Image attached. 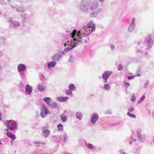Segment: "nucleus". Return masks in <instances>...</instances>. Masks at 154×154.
<instances>
[{
    "instance_id": "f257e3e1",
    "label": "nucleus",
    "mask_w": 154,
    "mask_h": 154,
    "mask_svg": "<svg viewBox=\"0 0 154 154\" xmlns=\"http://www.w3.org/2000/svg\"><path fill=\"white\" fill-rule=\"evenodd\" d=\"M89 34H87V32H83L80 30L77 32L75 29L71 33L70 37L72 38L71 40L76 46L81 44L87 43L88 39L87 35Z\"/></svg>"
},
{
    "instance_id": "f03ea898",
    "label": "nucleus",
    "mask_w": 154,
    "mask_h": 154,
    "mask_svg": "<svg viewBox=\"0 0 154 154\" xmlns=\"http://www.w3.org/2000/svg\"><path fill=\"white\" fill-rule=\"evenodd\" d=\"M96 29L95 26L94 24L92 21H90L86 25L82 28V30L84 32H87V34H90L94 31Z\"/></svg>"
},
{
    "instance_id": "7ed1b4c3",
    "label": "nucleus",
    "mask_w": 154,
    "mask_h": 154,
    "mask_svg": "<svg viewBox=\"0 0 154 154\" xmlns=\"http://www.w3.org/2000/svg\"><path fill=\"white\" fill-rule=\"evenodd\" d=\"M91 2V0H83L80 6V10L84 12H88Z\"/></svg>"
},
{
    "instance_id": "20e7f679",
    "label": "nucleus",
    "mask_w": 154,
    "mask_h": 154,
    "mask_svg": "<svg viewBox=\"0 0 154 154\" xmlns=\"http://www.w3.org/2000/svg\"><path fill=\"white\" fill-rule=\"evenodd\" d=\"M5 125L7 127L11 130H14L16 129L17 125L14 121H7L5 122Z\"/></svg>"
},
{
    "instance_id": "39448f33",
    "label": "nucleus",
    "mask_w": 154,
    "mask_h": 154,
    "mask_svg": "<svg viewBox=\"0 0 154 154\" xmlns=\"http://www.w3.org/2000/svg\"><path fill=\"white\" fill-rule=\"evenodd\" d=\"M41 112L40 113V116L42 118H45L46 117L47 115L51 113L47 108L45 104H43L41 108Z\"/></svg>"
},
{
    "instance_id": "423d86ee",
    "label": "nucleus",
    "mask_w": 154,
    "mask_h": 154,
    "mask_svg": "<svg viewBox=\"0 0 154 154\" xmlns=\"http://www.w3.org/2000/svg\"><path fill=\"white\" fill-rule=\"evenodd\" d=\"M70 46L71 47V48L66 47L64 49V51L61 52L63 54H65L69 51H70L71 50L73 49L74 47H76L74 43L72 40L70 42Z\"/></svg>"
},
{
    "instance_id": "0eeeda50",
    "label": "nucleus",
    "mask_w": 154,
    "mask_h": 154,
    "mask_svg": "<svg viewBox=\"0 0 154 154\" xmlns=\"http://www.w3.org/2000/svg\"><path fill=\"white\" fill-rule=\"evenodd\" d=\"M112 73V72L111 71H106L104 72L102 75V77L104 80L105 83L107 82V79L109 76Z\"/></svg>"
},
{
    "instance_id": "6e6552de",
    "label": "nucleus",
    "mask_w": 154,
    "mask_h": 154,
    "mask_svg": "<svg viewBox=\"0 0 154 154\" xmlns=\"http://www.w3.org/2000/svg\"><path fill=\"white\" fill-rule=\"evenodd\" d=\"M8 23L13 28H17L20 26V23L16 21H12L10 20L8 21Z\"/></svg>"
},
{
    "instance_id": "1a4fd4ad",
    "label": "nucleus",
    "mask_w": 154,
    "mask_h": 154,
    "mask_svg": "<svg viewBox=\"0 0 154 154\" xmlns=\"http://www.w3.org/2000/svg\"><path fill=\"white\" fill-rule=\"evenodd\" d=\"M136 19L135 17H133L131 24H130L128 29L129 32H132L134 29L135 26Z\"/></svg>"
},
{
    "instance_id": "9d476101",
    "label": "nucleus",
    "mask_w": 154,
    "mask_h": 154,
    "mask_svg": "<svg viewBox=\"0 0 154 154\" xmlns=\"http://www.w3.org/2000/svg\"><path fill=\"white\" fill-rule=\"evenodd\" d=\"M63 55L62 53H57L52 56V59L55 61H58L63 56Z\"/></svg>"
},
{
    "instance_id": "9b49d317",
    "label": "nucleus",
    "mask_w": 154,
    "mask_h": 154,
    "mask_svg": "<svg viewBox=\"0 0 154 154\" xmlns=\"http://www.w3.org/2000/svg\"><path fill=\"white\" fill-rule=\"evenodd\" d=\"M26 69V66L23 64H19L17 66V69L19 72L25 71Z\"/></svg>"
},
{
    "instance_id": "f8f14e48",
    "label": "nucleus",
    "mask_w": 154,
    "mask_h": 154,
    "mask_svg": "<svg viewBox=\"0 0 154 154\" xmlns=\"http://www.w3.org/2000/svg\"><path fill=\"white\" fill-rule=\"evenodd\" d=\"M99 116L97 114L94 113L92 116L91 119V122L94 124H95L99 119Z\"/></svg>"
},
{
    "instance_id": "ddd939ff",
    "label": "nucleus",
    "mask_w": 154,
    "mask_h": 154,
    "mask_svg": "<svg viewBox=\"0 0 154 154\" xmlns=\"http://www.w3.org/2000/svg\"><path fill=\"white\" fill-rule=\"evenodd\" d=\"M98 6V4L97 2L95 0L92 2L90 6V9L91 11H93L97 8Z\"/></svg>"
},
{
    "instance_id": "4468645a",
    "label": "nucleus",
    "mask_w": 154,
    "mask_h": 154,
    "mask_svg": "<svg viewBox=\"0 0 154 154\" xmlns=\"http://www.w3.org/2000/svg\"><path fill=\"white\" fill-rule=\"evenodd\" d=\"M26 93L28 95H30L32 91V87L29 84L27 85L26 86Z\"/></svg>"
},
{
    "instance_id": "2eb2a0df",
    "label": "nucleus",
    "mask_w": 154,
    "mask_h": 154,
    "mask_svg": "<svg viewBox=\"0 0 154 154\" xmlns=\"http://www.w3.org/2000/svg\"><path fill=\"white\" fill-rule=\"evenodd\" d=\"M16 10L18 12L23 13L25 11V8L23 6H16Z\"/></svg>"
},
{
    "instance_id": "dca6fc26",
    "label": "nucleus",
    "mask_w": 154,
    "mask_h": 154,
    "mask_svg": "<svg viewBox=\"0 0 154 154\" xmlns=\"http://www.w3.org/2000/svg\"><path fill=\"white\" fill-rule=\"evenodd\" d=\"M142 129L141 128H140L138 129L137 131V137L139 140L140 141H142L143 137L141 135V133L142 132Z\"/></svg>"
},
{
    "instance_id": "f3484780",
    "label": "nucleus",
    "mask_w": 154,
    "mask_h": 154,
    "mask_svg": "<svg viewBox=\"0 0 154 154\" xmlns=\"http://www.w3.org/2000/svg\"><path fill=\"white\" fill-rule=\"evenodd\" d=\"M99 10H97L96 11L91 12L90 14V16L91 18H96L99 14Z\"/></svg>"
},
{
    "instance_id": "a211bd4d",
    "label": "nucleus",
    "mask_w": 154,
    "mask_h": 154,
    "mask_svg": "<svg viewBox=\"0 0 154 154\" xmlns=\"http://www.w3.org/2000/svg\"><path fill=\"white\" fill-rule=\"evenodd\" d=\"M56 64L55 61H51L48 64L47 67L49 69H51V68L54 67Z\"/></svg>"
},
{
    "instance_id": "6ab92c4d",
    "label": "nucleus",
    "mask_w": 154,
    "mask_h": 154,
    "mask_svg": "<svg viewBox=\"0 0 154 154\" xmlns=\"http://www.w3.org/2000/svg\"><path fill=\"white\" fill-rule=\"evenodd\" d=\"M50 133V131L45 129L43 131L42 134L43 136L45 138H46L49 135Z\"/></svg>"
},
{
    "instance_id": "aec40b11",
    "label": "nucleus",
    "mask_w": 154,
    "mask_h": 154,
    "mask_svg": "<svg viewBox=\"0 0 154 154\" xmlns=\"http://www.w3.org/2000/svg\"><path fill=\"white\" fill-rule=\"evenodd\" d=\"M38 88L39 90L41 92L44 91L46 88L45 86L42 84H39L38 85Z\"/></svg>"
},
{
    "instance_id": "412c9836",
    "label": "nucleus",
    "mask_w": 154,
    "mask_h": 154,
    "mask_svg": "<svg viewBox=\"0 0 154 154\" xmlns=\"http://www.w3.org/2000/svg\"><path fill=\"white\" fill-rule=\"evenodd\" d=\"M67 97H60L57 98V100L60 102H63L67 100L68 99Z\"/></svg>"
},
{
    "instance_id": "4be33fe9",
    "label": "nucleus",
    "mask_w": 154,
    "mask_h": 154,
    "mask_svg": "<svg viewBox=\"0 0 154 154\" xmlns=\"http://www.w3.org/2000/svg\"><path fill=\"white\" fill-rule=\"evenodd\" d=\"M43 100L45 101L46 103L49 105L51 102L52 100L51 98L49 97H46L43 98Z\"/></svg>"
},
{
    "instance_id": "5701e85b",
    "label": "nucleus",
    "mask_w": 154,
    "mask_h": 154,
    "mask_svg": "<svg viewBox=\"0 0 154 154\" xmlns=\"http://www.w3.org/2000/svg\"><path fill=\"white\" fill-rule=\"evenodd\" d=\"M152 39V36L151 35H149L146 37L145 42L146 43H148L151 41Z\"/></svg>"
},
{
    "instance_id": "b1692460",
    "label": "nucleus",
    "mask_w": 154,
    "mask_h": 154,
    "mask_svg": "<svg viewBox=\"0 0 154 154\" xmlns=\"http://www.w3.org/2000/svg\"><path fill=\"white\" fill-rule=\"evenodd\" d=\"M7 135L8 137L11 138L12 140H14L15 138V135L11 132H7Z\"/></svg>"
},
{
    "instance_id": "393cba45",
    "label": "nucleus",
    "mask_w": 154,
    "mask_h": 154,
    "mask_svg": "<svg viewBox=\"0 0 154 154\" xmlns=\"http://www.w3.org/2000/svg\"><path fill=\"white\" fill-rule=\"evenodd\" d=\"M76 118L78 119L81 120L82 119L83 115L82 113L81 112H77L76 113Z\"/></svg>"
},
{
    "instance_id": "a878e982",
    "label": "nucleus",
    "mask_w": 154,
    "mask_h": 154,
    "mask_svg": "<svg viewBox=\"0 0 154 154\" xmlns=\"http://www.w3.org/2000/svg\"><path fill=\"white\" fill-rule=\"evenodd\" d=\"M63 141L64 143H66L68 140V136L66 132H65L63 135Z\"/></svg>"
},
{
    "instance_id": "bb28decb",
    "label": "nucleus",
    "mask_w": 154,
    "mask_h": 154,
    "mask_svg": "<svg viewBox=\"0 0 154 154\" xmlns=\"http://www.w3.org/2000/svg\"><path fill=\"white\" fill-rule=\"evenodd\" d=\"M49 106L53 108H57V104L56 102L52 101Z\"/></svg>"
},
{
    "instance_id": "cd10ccee",
    "label": "nucleus",
    "mask_w": 154,
    "mask_h": 154,
    "mask_svg": "<svg viewBox=\"0 0 154 154\" xmlns=\"http://www.w3.org/2000/svg\"><path fill=\"white\" fill-rule=\"evenodd\" d=\"M85 145L87 146V147L89 149H93L94 148L93 145L91 143L86 142L85 143Z\"/></svg>"
},
{
    "instance_id": "c85d7f7f",
    "label": "nucleus",
    "mask_w": 154,
    "mask_h": 154,
    "mask_svg": "<svg viewBox=\"0 0 154 154\" xmlns=\"http://www.w3.org/2000/svg\"><path fill=\"white\" fill-rule=\"evenodd\" d=\"M60 116L63 122H66L67 119L66 116L64 115H61Z\"/></svg>"
},
{
    "instance_id": "c756f323",
    "label": "nucleus",
    "mask_w": 154,
    "mask_h": 154,
    "mask_svg": "<svg viewBox=\"0 0 154 154\" xmlns=\"http://www.w3.org/2000/svg\"><path fill=\"white\" fill-rule=\"evenodd\" d=\"M104 88L106 91H109L110 89V85L108 84H105L104 85Z\"/></svg>"
},
{
    "instance_id": "7c9ffc66",
    "label": "nucleus",
    "mask_w": 154,
    "mask_h": 154,
    "mask_svg": "<svg viewBox=\"0 0 154 154\" xmlns=\"http://www.w3.org/2000/svg\"><path fill=\"white\" fill-rule=\"evenodd\" d=\"M21 17L22 18V20H26L28 17V15L26 14H21L20 15Z\"/></svg>"
},
{
    "instance_id": "2f4dec72",
    "label": "nucleus",
    "mask_w": 154,
    "mask_h": 154,
    "mask_svg": "<svg viewBox=\"0 0 154 154\" xmlns=\"http://www.w3.org/2000/svg\"><path fill=\"white\" fill-rule=\"evenodd\" d=\"M75 88V87L74 86L73 84H70L69 85V88L70 91H73L74 90Z\"/></svg>"
},
{
    "instance_id": "473e14b6",
    "label": "nucleus",
    "mask_w": 154,
    "mask_h": 154,
    "mask_svg": "<svg viewBox=\"0 0 154 154\" xmlns=\"http://www.w3.org/2000/svg\"><path fill=\"white\" fill-rule=\"evenodd\" d=\"M58 130L60 131H62L63 130V126L61 124H59L57 125Z\"/></svg>"
},
{
    "instance_id": "72a5a7b5",
    "label": "nucleus",
    "mask_w": 154,
    "mask_h": 154,
    "mask_svg": "<svg viewBox=\"0 0 154 154\" xmlns=\"http://www.w3.org/2000/svg\"><path fill=\"white\" fill-rule=\"evenodd\" d=\"M19 75L21 77L23 78H25L26 76V74L24 72H19Z\"/></svg>"
},
{
    "instance_id": "f704fd0d",
    "label": "nucleus",
    "mask_w": 154,
    "mask_h": 154,
    "mask_svg": "<svg viewBox=\"0 0 154 154\" xmlns=\"http://www.w3.org/2000/svg\"><path fill=\"white\" fill-rule=\"evenodd\" d=\"M127 114L129 116L131 117V118H136V116L134 114L130 113L129 112H128L127 113Z\"/></svg>"
},
{
    "instance_id": "c9c22d12",
    "label": "nucleus",
    "mask_w": 154,
    "mask_h": 154,
    "mask_svg": "<svg viewBox=\"0 0 154 154\" xmlns=\"http://www.w3.org/2000/svg\"><path fill=\"white\" fill-rule=\"evenodd\" d=\"M145 98V96L144 95H143L140 99L138 101L137 103L138 104H140L143 101Z\"/></svg>"
},
{
    "instance_id": "e433bc0d",
    "label": "nucleus",
    "mask_w": 154,
    "mask_h": 154,
    "mask_svg": "<svg viewBox=\"0 0 154 154\" xmlns=\"http://www.w3.org/2000/svg\"><path fill=\"white\" fill-rule=\"evenodd\" d=\"M65 93L66 94L71 95L72 94V92L70 90H66Z\"/></svg>"
},
{
    "instance_id": "4c0bfd02",
    "label": "nucleus",
    "mask_w": 154,
    "mask_h": 154,
    "mask_svg": "<svg viewBox=\"0 0 154 154\" xmlns=\"http://www.w3.org/2000/svg\"><path fill=\"white\" fill-rule=\"evenodd\" d=\"M5 40V38L4 36H0V44L4 42Z\"/></svg>"
},
{
    "instance_id": "58836bf2",
    "label": "nucleus",
    "mask_w": 154,
    "mask_h": 154,
    "mask_svg": "<svg viewBox=\"0 0 154 154\" xmlns=\"http://www.w3.org/2000/svg\"><path fill=\"white\" fill-rule=\"evenodd\" d=\"M109 47H110L111 50L112 51H114L115 49V45H113L112 44H110L109 45Z\"/></svg>"
},
{
    "instance_id": "ea45409f",
    "label": "nucleus",
    "mask_w": 154,
    "mask_h": 154,
    "mask_svg": "<svg viewBox=\"0 0 154 154\" xmlns=\"http://www.w3.org/2000/svg\"><path fill=\"white\" fill-rule=\"evenodd\" d=\"M134 110V109L133 107H130L128 109V112H132Z\"/></svg>"
},
{
    "instance_id": "a19ab883",
    "label": "nucleus",
    "mask_w": 154,
    "mask_h": 154,
    "mask_svg": "<svg viewBox=\"0 0 154 154\" xmlns=\"http://www.w3.org/2000/svg\"><path fill=\"white\" fill-rule=\"evenodd\" d=\"M148 80H147L146 82L144 83L143 85V87L145 88H146L148 87Z\"/></svg>"
},
{
    "instance_id": "79ce46f5",
    "label": "nucleus",
    "mask_w": 154,
    "mask_h": 154,
    "mask_svg": "<svg viewBox=\"0 0 154 154\" xmlns=\"http://www.w3.org/2000/svg\"><path fill=\"white\" fill-rule=\"evenodd\" d=\"M72 39H72L70 40V41H68L66 43H65L64 44V46L66 47V45H70V42L71 41V40Z\"/></svg>"
},
{
    "instance_id": "37998d69",
    "label": "nucleus",
    "mask_w": 154,
    "mask_h": 154,
    "mask_svg": "<svg viewBox=\"0 0 154 154\" xmlns=\"http://www.w3.org/2000/svg\"><path fill=\"white\" fill-rule=\"evenodd\" d=\"M122 66L121 64H119L118 66V70L119 71L122 70Z\"/></svg>"
},
{
    "instance_id": "c03bdc74",
    "label": "nucleus",
    "mask_w": 154,
    "mask_h": 154,
    "mask_svg": "<svg viewBox=\"0 0 154 154\" xmlns=\"http://www.w3.org/2000/svg\"><path fill=\"white\" fill-rule=\"evenodd\" d=\"M131 100L133 102H134L135 101V99L134 97V94L133 96H132V98L131 99Z\"/></svg>"
},
{
    "instance_id": "a18cd8bd",
    "label": "nucleus",
    "mask_w": 154,
    "mask_h": 154,
    "mask_svg": "<svg viewBox=\"0 0 154 154\" xmlns=\"http://www.w3.org/2000/svg\"><path fill=\"white\" fill-rule=\"evenodd\" d=\"M69 62H73V57H72V55H71L70 56V58L69 59Z\"/></svg>"
},
{
    "instance_id": "49530a36",
    "label": "nucleus",
    "mask_w": 154,
    "mask_h": 154,
    "mask_svg": "<svg viewBox=\"0 0 154 154\" xmlns=\"http://www.w3.org/2000/svg\"><path fill=\"white\" fill-rule=\"evenodd\" d=\"M142 50L140 49L137 50L136 52L137 53H142Z\"/></svg>"
},
{
    "instance_id": "de8ad7c7",
    "label": "nucleus",
    "mask_w": 154,
    "mask_h": 154,
    "mask_svg": "<svg viewBox=\"0 0 154 154\" xmlns=\"http://www.w3.org/2000/svg\"><path fill=\"white\" fill-rule=\"evenodd\" d=\"M153 45L152 44H149V45H148L147 46V49H149L151 48L152 46Z\"/></svg>"
},
{
    "instance_id": "09e8293b",
    "label": "nucleus",
    "mask_w": 154,
    "mask_h": 154,
    "mask_svg": "<svg viewBox=\"0 0 154 154\" xmlns=\"http://www.w3.org/2000/svg\"><path fill=\"white\" fill-rule=\"evenodd\" d=\"M135 76L133 75V76H129L128 78V79H129V80L131 79H132L133 78L135 77Z\"/></svg>"
},
{
    "instance_id": "8fccbe9b",
    "label": "nucleus",
    "mask_w": 154,
    "mask_h": 154,
    "mask_svg": "<svg viewBox=\"0 0 154 154\" xmlns=\"http://www.w3.org/2000/svg\"><path fill=\"white\" fill-rule=\"evenodd\" d=\"M119 154H126L125 153L123 152V150L119 151Z\"/></svg>"
},
{
    "instance_id": "3c124183",
    "label": "nucleus",
    "mask_w": 154,
    "mask_h": 154,
    "mask_svg": "<svg viewBox=\"0 0 154 154\" xmlns=\"http://www.w3.org/2000/svg\"><path fill=\"white\" fill-rule=\"evenodd\" d=\"M125 87H126V88H127L129 86L130 84L128 83L125 82Z\"/></svg>"
},
{
    "instance_id": "603ef678",
    "label": "nucleus",
    "mask_w": 154,
    "mask_h": 154,
    "mask_svg": "<svg viewBox=\"0 0 154 154\" xmlns=\"http://www.w3.org/2000/svg\"><path fill=\"white\" fill-rule=\"evenodd\" d=\"M34 144H37V143H38V144H45V143L43 142H34Z\"/></svg>"
},
{
    "instance_id": "864d4df0",
    "label": "nucleus",
    "mask_w": 154,
    "mask_h": 154,
    "mask_svg": "<svg viewBox=\"0 0 154 154\" xmlns=\"http://www.w3.org/2000/svg\"><path fill=\"white\" fill-rule=\"evenodd\" d=\"M45 78L44 76L43 75H41L40 76V79L42 80H43L45 79Z\"/></svg>"
},
{
    "instance_id": "5fc2aeb1",
    "label": "nucleus",
    "mask_w": 154,
    "mask_h": 154,
    "mask_svg": "<svg viewBox=\"0 0 154 154\" xmlns=\"http://www.w3.org/2000/svg\"><path fill=\"white\" fill-rule=\"evenodd\" d=\"M99 2L100 3H103L104 2V0H98Z\"/></svg>"
},
{
    "instance_id": "6e6d98bb",
    "label": "nucleus",
    "mask_w": 154,
    "mask_h": 154,
    "mask_svg": "<svg viewBox=\"0 0 154 154\" xmlns=\"http://www.w3.org/2000/svg\"><path fill=\"white\" fill-rule=\"evenodd\" d=\"M0 3L1 4L3 5L5 4V2H2L1 0H0Z\"/></svg>"
},
{
    "instance_id": "4d7b16f0",
    "label": "nucleus",
    "mask_w": 154,
    "mask_h": 154,
    "mask_svg": "<svg viewBox=\"0 0 154 154\" xmlns=\"http://www.w3.org/2000/svg\"><path fill=\"white\" fill-rule=\"evenodd\" d=\"M134 76H135V77H136V76L139 77L140 76V74H137L136 75H134Z\"/></svg>"
},
{
    "instance_id": "13d9d810",
    "label": "nucleus",
    "mask_w": 154,
    "mask_h": 154,
    "mask_svg": "<svg viewBox=\"0 0 154 154\" xmlns=\"http://www.w3.org/2000/svg\"><path fill=\"white\" fill-rule=\"evenodd\" d=\"M2 63L0 61V70L1 69H2Z\"/></svg>"
},
{
    "instance_id": "bf43d9fd",
    "label": "nucleus",
    "mask_w": 154,
    "mask_h": 154,
    "mask_svg": "<svg viewBox=\"0 0 154 154\" xmlns=\"http://www.w3.org/2000/svg\"><path fill=\"white\" fill-rule=\"evenodd\" d=\"M106 113H109V114H111V113L112 112L111 111H109V112L107 111L106 112Z\"/></svg>"
},
{
    "instance_id": "052dcab7",
    "label": "nucleus",
    "mask_w": 154,
    "mask_h": 154,
    "mask_svg": "<svg viewBox=\"0 0 154 154\" xmlns=\"http://www.w3.org/2000/svg\"><path fill=\"white\" fill-rule=\"evenodd\" d=\"M11 145H13V142L12 141H11Z\"/></svg>"
},
{
    "instance_id": "680f3d73",
    "label": "nucleus",
    "mask_w": 154,
    "mask_h": 154,
    "mask_svg": "<svg viewBox=\"0 0 154 154\" xmlns=\"http://www.w3.org/2000/svg\"><path fill=\"white\" fill-rule=\"evenodd\" d=\"M132 141H130V142H129V144L131 145V143H132Z\"/></svg>"
},
{
    "instance_id": "e2e57ef3",
    "label": "nucleus",
    "mask_w": 154,
    "mask_h": 154,
    "mask_svg": "<svg viewBox=\"0 0 154 154\" xmlns=\"http://www.w3.org/2000/svg\"><path fill=\"white\" fill-rule=\"evenodd\" d=\"M153 142L154 143V137H153Z\"/></svg>"
},
{
    "instance_id": "0e129e2a",
    "label": "nucleus",
    "mask_w": 154,
    "mask_h": 154,
    "mask_svg": "<svg viewBox=\"0 0 154 154\" xmlns=\"http://www.w3.org/2000/svg\"><path fill=\"white\" fill-rule=\"evenodd\" d=\"M12 7L13 8H15V7L12 6Z\"/></svg>"
},
{
    "instance_id": "69168bd1",
    "label": "nucleus",
    "mask_w": 154,
    "mask_h": 154,
    "mask_svg": "<svg viewBox=\"0 0 154 154\" xmlns=\"http://www.w3.org/2000/svg\"><path fill=\"white\" fill-rule=\"evenodd\" d=\"M140 43V42H139L138 43V45H139Z\"/></svg>"
},
{
    "instance_id": "338daca9",
    "label": "nucleus",
    "mask_w": 154,
    "mask_h": 154,
    "mask_svg": "<svg viewBox=\"0 0 154 154\" xmlns=\"http://www.w3.org/2000/svg\"><path fill=\"white\" fill-rule=\"evenodd\" d=\"M2 144V143L1 142H0V145H1Z\"/></svg>"
},
{
    "instance_id": "774afa93",
    "label": "nucleus",
    "mask_w": 154,
    "mask_h": 154,
    "mask_svg": "<svg viewBox=\"0 0 154 154\" xmlns=\"http://www.w3.org/2000/svg\"><path fill=\"white\" fill-rule=\"evenodd\" d=\"M8 130V129H6V131H7Z\"/></svg>"
}]
</instances>
